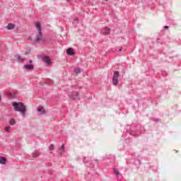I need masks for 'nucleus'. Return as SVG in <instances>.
I'll use <instances>...</instances> for the list:
<instances>
[{
    "mask_svg": "<svg viewBox=\"0 0 181 181\" xmlns=\"http://www.w3.org/2000/svg\"><path fill=\"white\" fill-rule=\"evenodd\" d=\"M14 57L18 62H25V58H22L21 55H16Z\"/></svg>",
    "mask_w": 181,
    "mask_h": 181,
    "instance_id": "9d476101",
    "label": "nucleus"
},
{
    "mask_svg": "<svg viewBox=\"0 0 181 181\" xmlns=\"http://www.w3.org/2000/svg\"><path fill=\"white\" fill-rule=\"evenodd\" d=\"M42 62L47 63V64H50V58L49 57H42Z\"/></svg>",
    "mask_w": 181,
    "mask_h": 181,
    "instance_id": "6e6552de",
    "label": "nucleus"
},
{
    "mask_svg": "<svg viewBox=\"0 0 181 181\" xmlns=\"http://www.w3.org/2000/svg\"><path fill=\"white\" fill-rule=\"evenodd\" d=\"M13 107H14V110L18 112H21V114L25 117L26 115V105L23 104V103L19 102H13L12 103Z\"/></svg>",
    "mask_w": 181,
    "mask_h": 181,
    "instance_id": "f257e3e1",
    "label": "nucleus"
},
{
    "mask_svg": "<svg viewBox=\"0 0 181 181\" xmlns=\"http://www.w3.org/2000/svg\"><path fill=\"white\" fill-rule=\"evenodd\" d=\"M35 28H37L38 31V35H36L34 40L35 43H37L38 42H45V39H43V34L42 33V25H40V22H37L35 23Z\"/></svg>",
    "mask_w": 181,
    "mask_h": 181,
    "instance_id": "f03ea898",
    "label": "nucleus"
},
{
    "mask_svg": "<svg viewBox=\"0 0 181 181\" xmlns=\"http://www.w3.org/2000/svg\"><path fill=\"white\" fill-rule=\"evenodd\" d=\"M118 78H119V72L115 71L112 76V84L113 86H118Z\"/></svg>",
    "mask_w": 181,
    "mask_h": 181,
    "instance_id": "7ed1b4c3",
    "label": "nucleus"
},
{
    "mask_svg": "<svg viewBox=\"0 0 181 181\" xmlns=\"http://www.w3.org/2000/svg\"><path fill=\"white\" fill-rule=\"evenodd\" d=\"M74 73H76V74H80V73H81V69L80 68H76L74 70Z\"/></svg>",
    "mask_w": 181,
    "mask_h": 181,
    "instance_id": "2eb2a0df",
    "label": "nucleus"
},
{
    "mask_svg": "<svg viewBox=\"0 0 181 181\" xmlns=\"http://www.w3.org/2000/svg\"><path fill=\"white\" fill-rule=\"evenodd\" d=\"M37 111L38 112H41L42 115H45V114H46V110H43V107H37Z\"/></svg>",
    "mask_w": 181,
    "mask_h": 181,
    "instance_id": "9b49d317",
    "label": "nucleus"
},
{
    "mask_svg": "<svg viewBox=\"0 0 181 181\" xmlns=\"http://www.w3.org/2000/svg\"><path fill=\"white\" fill-rule=\"evenodd\" d=\"M76 50L73 48H69V56H75Z\"/></svg>",
    "mask_w": 181,
    "mask_h": 181,
    "instance_id": "0eeeda50",
    "label": "nucleus"
},
{
    "mask_svg": "<svg viewBox=\"0 0 181 181\" xmlns=\"http://www.w3.org/2000/svg\"><path fill=\"white\" fill-rule=\"evenodd\" d=\"M0 163L1 165H5L6 163V158H5L4 157H1L0 158Z\"/></svg>",
    "mask_w": 181,
    "mask_h": 181,
    "instance_id": "4468645a",
    "label": "nucleus"
},
{
    "mask_svg": "<svg viewBox=\"0 0 181 181\" xmlns=\"http://www.w3.org/2000/svg\"><path fill=\"white\" fill-rule=\"evenodd\" d=\"M39 156H40V153L39 152V151H34V152L33 153V158H39Z\"/></svg>",
    "mask_w": 181,
    "mask_h": 181,
    "instance_id": "1a4fd4ad",
    "label": "nucleus"
},
{
    "mask_svg": "<svg viewBox=\"0 0 181 181\" xmlns=\"http://www.w3.org/2000/svg\"><path fill=\"white\" fill-rule=\"evenodd\" d=\"M0 101H1V96H0Z\"/></svg>",
    "mask_w": 181,
    "mask_h": 181,
    "instance_id": "cd10ccee",
    "label": "nucleus"
},
{
    "mask_svg": "<svg viewBox=\"0 0 181 181\" xmlns=\"http://www.w3.org/2000/svg\"><path fill=\"white\" fill-rule=\"evenodd\" d=\"M8 30H12V29H15V24L9 23L7 25Z\"/></svg>",
    "mask_w": 181,
    "mask_h": 181,
    "instance_id": "ddd939ff",
    "label": "nucleus"
},
{
    "mask_svg": "<svg viewBox=\"0 0 181 181\" xmlns=\"http://www.w3.org/2000/svg\"><path fill=\"white\" fill-rule=\"evenodd\" d=\"M114 173L116 174L117 176H118V175H119V171L114 170Z\"/></svg>",
    "mask_w": 181,
    "mask_h": 181,
    "instance_id": "a211bd4d",
    "label": "nucleus"
},
{
    "mask_svg": "<svg viewBox=\"0 0 181 181\" xmlns=\"http://www.w3.org/2000/svg\"><path fill=\"white\" fill-rule=\"evenodd\" d=\"M70 98L71 100H80V96L78 95V93H77V92H74L71 95Z\"/></svg>",
    "mask_w": 181,
    "mask_h": 181,
    "instance_id": "20e7f679",
    "label": "nucleus"
},
{
    "mask_svg": "<svg viewBox=\"0 0 181 181\" xmlns=\"http://www.w3.org/2000/svg\"><path fill=\"white\" fill-rule=\"evenodd\" d=\"M122 50V48L119 49V52H121Z\"/></svg>",
    "mask_w": 181,
    "mask_h": 181,
    "instance_id": "393cba45",
    "label": "nucleus"
},
{
    "mask_svg": "<svg viewBox=\"0 0 181 181\" xmlns=\"http://www.w3.org/2000/svg\"><path fill=\"white\" fill-rule=\"evenodd\" d=\"M11 129L10 127H5V131H6V132H8V131Z\"/></svg>",
    "mask_w": 181,
    "mask_h": 181,
    "instance_id": "6ab92c4d",
    "label": "nucleus"
},
{
    "mask_svg": "<svg viewBox=\"0 0 181 181\" xmlns=\"http://www.w3.org/2000/svg\"><path fill=\"white\" fill-rule=\"evenodd\" d=\"M105 1H106V2H107L108 0H105Z\"/></svg>",
    "mask_w": 181,
    "mask_h": 181,
    "instance_id": "bb28decb",
    "label": "nucleus"
},
{
    "mask_svg": "<svg viewBox=\"0 0 181 181\" xmlns=\"http://www.w3.org/2000/svg\"><path fill=\"white\" fill-rule=\"evenodd\" d=\"M23 69H25V70H33L35 67L33 66V64H25Z\"/></svg>",
    "mask_w": 181,
    "mask_h": 181,
    "instance_id": "39448f33",
    "label": "nucleus"
},
{
    "mask_svg": "<svg viewBox=\"0 0 181 181\" xmlns=\"http://www.w3.org/2000/svg\"><path fill=\"white\" fill-rule=\"evenodd\" d=\"M101 33L103 35H110V28H104L102 31Z\"/></svg>",
    "mask_w": 181,
    "mask_h": 181,
    "instance_id": "423d86ee",
    "label": "nucleus"
},
{
    "mask_svg": "<svg viewBox=\"0 0 181 181\" xmlns=\"http://www.w3.org/2000/svg\"><path fill=\"white\" fill-rule=\"evenodd\" d=\"M58 153H59V155H62V153H64V144L61 146V148L58 151Z\"/></svg>",
    "mask_w": 181,
    "mask_h": 181,
    "instance_id": "f8f14e48",
    "label": "nucleus"
},
{
    "mask_svg": "<svg viewBox=\"0 0 181 181\" xmlns=\"http://www.w3.org/2000/svg\"><path fill=\"white\" fill-rule=\"evenodd\" d=\"M29 53H30V50H28V51L25 52V54H29Z\"/></svg>",
    "mask_w": 181,
    "mask_h": 181,
    "instance_id": "aec40b11",
    "label": "nucleus"
},
{
    "mask_svg": "<svg viewBox=\"0 0 181 181\" xmlns=\"http://www.w3.org/2000/svg\"><path fill=\"white\" fill-rule=\"evenodd\" d=\"M66 53L69 54V49H66Z\"/></svg>",
    "mask_w": 181,
    "mask_h": 181,
    "instance_id": "5701e85b",
    "label": "nucleus"
},
{
    "mask_svg": "<svg viewBox=\"0 0 181 181\" xmlns=\"http://www.w3.org/2000/svg\"><path fill=\"white\" fill-rule=\"evenodd\" d=\"M67 1H69V0H66Z\"/></svg>",
    "mask_w": 181,
    "mask_h": 181,
    "instance_id": "c85d7f7f",
    "label": "nucleus"
},
{
    "mask_svg": "<svg viewBox=\"0 0 181 181\" xmlns=\"http://www.w3.org/2000/svg\"><path fill=\"white\" fill-rule=\"evenodd\" d=\"M8 122L10 125H13L14 124L16 123V122L15 121V119H11Z\"/></svg>",
    "mask_w": 181,
    "mask_h": 181,
    "instance_id": "f3484780",
    "label": "nucleus"
},
{
    "mask_svg": "<svg viewBox=\"0 0 181 181\" xmlns=\"http://www.w3.org/2000/svg\"><path fill=\"white\" fill-rule=\"evenodd\" d=\"M164 29H169V26L168 25L164 26Z\"/></svg>",
    "mask_w": 181,
    "mask_h": 181,
    "instance_id": "412c9836",
    "label": "nucleus"
},
{
    "mask_svg": "<svg viewBox=\"0 0 181 181\" xmlns=\"http://www.w3.org/2000/svg\"><path fill=\"white\" fill-rule=\"evenodd\" d=\"M153 121H159L158 119H153Z\"/></svg>",
    "mask_w": 181,
    "mask_h": 181,
    "instance_id": "4be33fe9",
    "label": "nucleus"
},
{
    "mask_svg": "<svg viewBox=\"0 0 181 181\" xmlns=\"http://www.w3.org/2000/svg\"><path fill=\"white\" fill-rule=\"evenodd\" d=\"M33 61H32V60L29 61V63H30V64L33 63Z\"/></svg>",
    "mask_w": 181,
    "mask_h": 181,
    "instance_id": "b1692460",
    "label": "nucleus"
},
{
    "mask_svg": "<svg viewBox=\"0 0 181 181\" xmlns=\"http://www.w3.org/2000/svg\"><path fill=\"white\" fill-rule=\"evenodd\" d=\"M83 162H86V158H83Z\"/></svg>",
    "mask_w": 181,
    "mask_h": 181,
    "instance_id": "a878e982",
    "label": "nucleus"
},
{
    "mask_svg": "<svg viewBox=\"0 0 181 181\" xmlns=\"http://www.w3.org/2000/svg\"><path fill=\"white\" fill-rule=\"evenodd\" d=\"M49 151L52 152V151H54V144H50L49 146Z\"/></svg>",
    "mask_w": 181,
    "mask_h": 181,
    "instance_id": "dca6fc26",
    "label": "nucleus"
}]
</instances>
